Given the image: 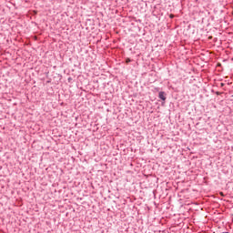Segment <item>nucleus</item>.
I'll return each instance as SVG.
<instances>
[{"mask_svg": "<svg viewBox=\"0 0 233 233\" xmlns=\"http://www.w3.org/2000/svg\"><path fill=\"white\" fill-rule=\"evenodd\" d=\"M158 97H159V99H161L162 101H166V100H167V96H165V92H163V91H160V92L158 93Z\"/></svg>", "mask_w": 233, "mask_h": 233, "instance_id": "nucleus-1", "label": "nucleus"}, {"mask_svg": "<svg viewBox=\"0 0 233 233\" xmlns=\"http://www.w3.org/2000/svg\"><path fill=\"white\" fill-rule=\"evenodd\" d=\"M131 62H132V60L130 58L126 59V63H131Z\"/></svg>", "mask_w": 233, "mask_h": 233, "instance_id": "nucleus-2", "label": "nucleus"}, {"mask_svg": "<svg viewBox=\"0 0 233 233\" xmlns=\"http://www.w3.org/2000/svg\"><path fill=\"white\" fill-rule=\"evenodd\" d=\"M216 94H217V96H221V93H219V92H217Z\"/></svg>", "mask_w": 233, "mask_h": 233, "instance_id": "nucleus-3", "label": "nucleus"}, {"mask_svg": "<svg viewBox=\"0 0 233 233\" xmlns=\"http://www.w3.org/2000/svg\"><path fill=\"white\" fill-rule=\"evenodd\" d=\"M220 86H225V84H224V83H221V84H220Z\"/></svg>", "mask_w": 233, "mask_h": 233, "instance_id": "nucleus-4", "label": "nucleus"}, {"mask_svg": "<svg viewBox=\"0 0 233 233\" xmlns=\"http://www.w3.org/2000/svg\"><path fill=\"white\" fill-rule=\"evenodd\" d=\"M170 17H174V15H171Z\"/></svg>", "mask_w": 233, "mask_h": 233, "instance_id": "nucleus-5", "label": "nucleus"}]
</instances>
